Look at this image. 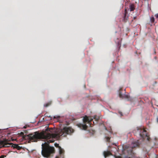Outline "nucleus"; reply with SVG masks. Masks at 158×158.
Listing matches in <instances>:
<instances>
[{"instance_id": "1", "label": "nucleus", "mask_w": 158, "mask_h": 158, "mask_svg": "<svg viewBox=\"0 0 158 158\" xmlns=\"http://www.w3.org/2000/svg\"><path fill=\"white\" fill-rule=\"evenodd\" d=\"M53 132L52 128H48L45 131H43L40 133L36 131L34 133L24 136V133L21 132L20 135L23 136V139H29V143L31 141L37 142L38 139H43L44 140L49 139L47 142H45L42 144V155L44 157H48L52 154L55 152L54 147L50 146L49 143L54 142L55 139H58L60 136L65 137L67 134L73 132V130L70 127H65L63 129L59 130L57 133H54Z\"/></svg>"}, {"instance_id": "2", "label": "nucleus", "mask_w": 158, "mask_h": 158, "mask_svg": "<svg viewBox=\"0 0 158 158\" xmlns=\"http://www.w3.org/2000/svg\"><path fill=\"white\" fill-rule=\"evenodd\" d=\"M11 145V147H13L14 148H16L18 150L22 149V147L19 146L18 144H13L12 143H8L6 140L0 141V148L2 147H9Z\"/></svg>"}, {"instance_id": "3", "label": "nucleus", "mask_w": 158, "mask_h": 158, "mask_svg": "<svg viewBox=\"0 0 158 158\" xmlns=\"http://www.w3.org/2000/svg\"><path fill=\"white\" fill-rule=\"evenodd\" d=\"M93 120V118L91 117L85 116L83 118V121L85 124L79 123L77 124V126L81 129L86 130L88 128V126L86 125V123L87 122L89 124H90V123Z\"/></svg>"}, {"instance_id": "4", "label": "nucleus", "mask_w": 158, "mask_h": 158, "mask_svg": "<svg viewBox=\"0 0 158 158\" xmlns=\"http://www.w3.org/2000/svg\"><path fill=\"white\" fill-rule=\"evenodd\" d=\"M137 131L139 133L140 137L143 139H144L146 137H147V140H150V138L148 135L147 131L145 129L137 127Z\"/></svg>"}, {"instance_id": "5", "label": "nucleus", "mask_w": 158, "mask_h": 158, "mask_svg": "<svg viewBox=\"0 0 158 158\" xmlns=\"http://www.w3.org/2000/svg\"><path fill=\"white\" fill-rule=\"evenodd\" d=\"M119 97L120 98H129V96L126 94H123L120 91L119 92Z\"/></svg>"}, {"instance_id": "6", "label": "nucleus", "mask_w": 158, "mask_h": 158, "mask_svg": "<svg viewBox=\"0 0 158 158\" xmlns=\"http://www.w3.org/2000/svg\"><path fill=\"white\" fill-rule=\"evenodd\" d=\"M103 154L105 158L106 157L110 155H112L110 152L109 151H104L103 152Z\"/></svg>"}, {"instance_id": "7", "label": "nucleus", "mask_w": 158, "mask_h": 158, "mask_svg": "<svg viewBox=\"0 0 158 158\" xmlns=\"http://www.w3.org/2000/svg\"><path fill=\"white\" fill-rule=\"evenodd\" d=\"M126 14L127 12L126 10H125L124 15L123 17V20L124 22H126L127 20V18H126Z\"/></svg>"}, {"instance_id": "8", "label": "nucleus", "mask_w": 158, "mask_h": 158, "mask_svg": "<svg viewBox=\"0 0 158 158\" xmlns=\"http://www.w3.org/2000/svg\"><path fill=\"white\" fill-rule=\"evenodd\" d=\"M130 9L131 11H133L135 9L134 5L133 4L131 5L130 6Z\"/></svg>"}, {"instance_id": "9", "label": "nucleus", "mask_w": 158, "mask_h": 158, "mask_svg": "<svg viewBox=\"0 0 158 158\" xmlns=\"http://www.w3.org/2000/svg\"><path fill=\"white\" fill-rule=\"evenodd\" d=\"M52 103V102L51 101L47 103H46L44 105V106L45 107H47L50 106Z\"/></svg>"}, {"instance_id": "10", "label": "nucleus", "mask_w": 158, "mask_h": 158, "mask_svg": "<svg viewBox=\"0 0 158 158\" xmlns=\"http://www.w3.org/2000/svg\"><path fill=\"white\" fill-rule=\"evenodd\" d=\"M150 21L151 22L153 23L155 21V19L153 16H152L150 18Z\"/></svg>"}, {"instance_id": "11", "label": "nucleus", "mask_w": 158, "mask_h": 158, "mask_svg": "<svg viewBox=\"0 0 158 158\" xmlns=\"http://www.w3.org/2000/svg\"><path fill=\"white\" fill-rule=\"evenodd\" d=\"M93 118L95 119V120L96 121H97L98 120H99V117L96 116H94V117Z\"/></svg>"}, {"instance_id": "12", "label": "nucleus", "mask_w": 158, "mask_h": 158, "mask_svg": "<svg viewBox=\"0 0 158 158\" xmlns=\"http://www.w3.org/2000/svg\"><path fill=\"white\" fill-rule=\"evenodd\" d=\"M138 146V143H133V146H132V148H135L136 146Z\"/></svg>"}, {"instance_id": "13", "label": "nucleus", "mask_w": 158, "mask_h": 158, "mask_svg": "<svg viewBox=\"0 0 158 158\" xmlns=\"http://www.w3.org/2000/svg\"><path fill=\"white\" fill-rule=\"evenodd\" d=\"M54 145L57 148H59V147H60V146H59V144L57 143H55Z\"/></svg>"}, {"instance_id": "14", "label": "nucleus", "mask_w": 158, "mask_h": 158, "mask_svg": "<svg viewBox=\"0 0 158 158\" xmlns=\"http://www.w3.org/2000/svg\"><path fill=\"white\" fill-rule=\"evenodd\" d=\"M106 140L107 142H109L110 140V138L108 137H106Z\"/></svg>"}, {"instance_id": "15", "label": "nucleus", "mask_w": 158, "mask_h": 158, "mask_svg": "<svg viewBox=\"0 0 158 158\" xmlns=\"http://www.w3.org/2000/svg\"><path fill=\"white\" fill-rule=\"evenodd\" d=\"M114 157L115 158H122L120 156H116V155H114Z\"/></svg>"}, {"instance_id": "16", "label": "nucleus", "mask_w": 158, "mask_h": 158, "mask_svg": "<svg viewBox=\"0 0 158 158\" xmlns=\"http://www.w3.org/2000/svg\"><path fill=\"white\" fill-rule=\"evenodd\" d=\"M5 157V156L4 155H2L1 156H0V158H4Z\"/></svg>"}, {"instance_id": "17", "label": "nucleus", "mask_w": 158, "mask_h": 158, "mask_svg": "<svg viewBox=\"0 0 158 158\" xmlns=\"http://www.w3.org/2000/svg\"><path fill=\"white\" fill-rule=\"evenodd\" d=\"M155 16L157 18H158V14H157L155 15Z\"/></svg>"}, {"instance_id": "18", "label": "nucleus", "mask_w": 158, "mask_h": 158, "mask_svg": "<svg viewBox=\"0 0 158 158\" xmlns=\"http://www.w3.org/2000/svg\"><path fill=\"white\" fill-rule=\"evenodd\" d=\"M115 150V152H118V150L117 149V148H113Z\"/></svg>"}, {"instance_id": "19", "label": "nucleus", "mask_w": 158, "mask_h": 158, "mask_svg": "<svg viewBox=\"0 0 158 158\" xmlns=\"http://www.w3.org/2000/svg\"><path fill=\"white\" fill-rule=\"evenodd\" d=\"M119 114H120V115H121V116H123V114H122V112H119Z\"/></svg>"}, {"instance_id": "20", "label": "nucleus", "mask_w": 158, "mask_h": 158, "mask_svg": "<svg viewBox=\"0 0 158 158\" xmlns=\"http://www.w3.org/2000/svg\"><path fill=\"white\" fill-rule=\"evenodd\" d=\"M136 16L134 17V19H136Z\"/></svg>"}, {"instance_id": "21", "label": "nucleus", "mask_w": 158, "mask_h": 158, "mask_svg": "<svg viewBox=\"0 0 158 158\" xmlns=\"http://www.w3.org/2000/svg\"><path fill=\"white\" fill-rule=\"evenodd\" d=\"M23 128H24L25 129V128H26V126H24V127H23Z\"/></svg>"}, {"instance_id": "22", "label": "nucleus", "mask_w": 158, "mask_h": 158, "mask_svg": "<svg viewBox=\"0 0 158 158\" xmlns=\"http://www.w3.org/2000/svg\"><path fill=\"white\" fill-rule=\"evenodd\" d=\"M157 121L158 122V118H157Z\"/></svg>"}, {"instance_id": "23", "label": "nucleus", "mask_w": 158, "mask_h": 158, "mask_svg": "<svg viewBox=\"0 0 158 158\" xmlns=\"http://www.w3.org/2000/svg\"><path fill=\"white\" fill-rule=\"evenodd\" d=\"M121 89H120V91Z\"/></svg>"}]
</instances>
